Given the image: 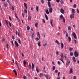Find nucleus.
<instances>
[{
    "label": "nucleus",
    "mask_w": 79,
    "mask_h": 79,
    "mask_svg": "<svg viewBox=\"0 0 79 79\" xmlns=\"http://www.w3.org/2000/svg\"><path fill=\"white\" fill-rule=\"evenodd\" d=\"M63 23H65V19H64V18L63 19Z\"/></svg>",
    "instance_id": "54"
},
{
    "label": "nucleus",
    "mask_w": 79,
    "mask_h": 79,
    "mask_svg": "<svg viewBox=\"0 0 79 79\" xmlns=\"http://www.w3.org/2000/svg\"><path fill=\"white\" fill-rule=\"evenodd\" d=\"M31 19H32V17L30 16H29V15H28V20L30 19V20H31Z\"/></svg>",
    "instance_id": "24"
},
{
    "label": "nucleus",
    "mask_w": 79,
    "mask_h": 79,
    "mask_svg": "<svg viewBox=\"0 0 79 79\" xmlns=\"http://www.w3.org/2000/svg\"><path fill=\"white\" fill-rule=\"evenodd\" d=\"M77 13H79V9H77Z\"/></svg>",
    "instance_id": "50"
},
{
    "label": "nucleus",
    "mask_w": 79,
    "mask_h": 79,
    "mask_svg": "<svg viewBox=\"0 0 79 79\" xmlns=\"http://www.w3.org/2000/svg\"><path fill=\"white\" fill-rule=\"evenodd\" d=\"M24 6L26 8V9H27V4H26V2H24Z\"/></svg>",
    "instance_id": "10"
},
{
    "label": "nucleus",
    "mask_w": 79,
    "mask_h": 79,
    "mask_svg": "<svg viewBox=\"0 0 79 79\" xmlns=\"http://www.w3.org/2000/svg\"><path fill=\"white\" fill-rule=\"evenodd\" d=\"M15 44L16 45V47H19V44H18V42H17L16 41H15Z\"/></svg>",
    "instance_id": "8"
},
{
    "label": "nucleus",
    "mask_w": 79,
    "mask_h": 79,
    "mask_svg": "<svg viewBox=\"0 0 79 79\" xmlns=\"http://www.w3.org/2000/svg\"><path fill=\"white\" fill-rule=\"evenodd\" d=\"M38 25V23H36L35 24V27H38L37 26Z\"/></svg>",
    "instance_id": "35"
},
{
    "label": "nucleus",
    "mask_w": 79,
    "mask_h": 79,
    "mask_svg": "<svg viewBox=\"0 0 79 79\" xmlns=\"http://www.w3.org/2000/svg\"><path fill=\"white\" fill-rule=\"evenodd\" d=\"M60 0H56V2L57 3H59Z\"/></svg>",
    "instance_id": "56"
},
{
    "label": "nucleus",
    "mask_w": 79,
    "mask_h": 79,
    "mask_svg": "<svg viewBox=\"0 0 79 79\" xmlns=\"http://www.w3.org/2000/svg\"><path fill=\"white\" fill-rule=\"evenodd\" d=\"M16 35H18V36H19V37H20L19 34V32H18L17 31H16Z\"/></svg>",
    "instance_id": "22"
},
{
    "label": "nucleus",
    "mask_w": 79,
    "mask_h": 79,
    "mask_svg": "<svg viewBox=\"0 0 79 79\" xmlns=\"http://www.w3.org/2000/svg\"><path fill=\"white\" fill-rule=\"evenodd\" d=\"M36 69L37 73H38V72H39V70H38V69H37V67L36 68Z\"/></svg>",
    "instance_id": "46"
},
{
    "label": "nucleus",
    "mask_w": 79,
    "mask_h": 79,
    "mask_svg": "<svg viewBox=\"0 0 79 79\" xmlns=\"http://www.w3.org/2000/svg\"><path fill=\"white\" fill-rule=\"evenodd\" d=\"M47 45V43H45L43 44V47H46Z\"/></svg>",
    "instance_id": "30"
},
{
    "label": "nucleus",
    "mask_w": 79,
    "mask_h": 79,
    "mask_svg": "<svg viewBox=\"0 0 79 79\" xmlns=\"http://www.w3.org/2000/svg\"><path fill=\"white\" fill-rule=\"evenodd\" d=\"M72 35L73 36L74 38L76 39H77V37L76 36V33L75 32H73L72 33Z\"/></svg>",
    "instance_id": "2"
},
{
    "label": "nucleus",
    "mask_w": 79,
    "mask_h": 79,
    "mask_svg": "<svg viewBox=\"0 0 79 79\" xmlns=\"http://www.w3.org/2000/svg\"><path fill=\"white\" fill-rule=\"evenodd\" d=\"M3 5L5 7H7V6H8L7 2H4Z\"/></svg>",
    "instance_id": "7"
},
{
    "label": "nucleus",
    "mask_w": 79,
    "mask_h": 79,
    "mask_svg": "<svg viewBox=\"0 0 79 79\" xmlns=\"http://www.w3.org/2000/svg\"><path fill=\"white\" fill-rule=\"evenodd\" d=\"M74 14H73L70 15V17L71 19L72 18H74Z\"/></svg>",
    "instance_id": "3"
},
{
    "label": "nucleus",
    "mask_w": 79,
    "mask_h": 79,
    "mask_svg": "<svg viewBox=\"0 0 79 79\" xmlns=\"http://www.w3.org/2000/svg\"><path fill=\"white\" fill-rule=\"evenodd\" d=\"M38 45L39 47H40V42H39L38 43Z\"/></svg>",
    "instance_id": "45"
},
{
    "label": "nucleus",
    "mask_w": 79,
    "mask_h": 79,
    "mask_svg": "<svg viewBox=\"0 0 79 79\" xmlns=\"http://www.w3.org/2000/svg\"><path fill=\"white\" fill-rule=\"evenodd\" d=\"M11 9L12 10H13V11H14L15 10V8H14V6H12Z\"/></svg>",
    "instance_id": "38"
},
{
    "label": "nucleus",
    "mask_w": 79,
    "mask_h": 79,
    "mask_svg": "<svg viewBox=\"0 0 79 79\" xmlns=\"http://www.w3.org/2000/svg\"><path fill=\"white\" fill-rule=\"evenodd\" d=\"M5 21L6 23V24H7V25H8V22H7V21H6V20H5Z\"/></svg>",
    "instance_id": "55"
},
{
    "label": "nucleus",
    "mask_w": 79,
    "mask_h": 79,
    "mask_svg": "<svg viewBox=\"0 0 79 79\" xmlns=\"http://www.w3.org/2000/svg\"><path fill=\"white\" fill-rule=\"evenodd\" d=\"M29 66L31 69H32V66L31 65V64H29Z\"/></svg>",
    "instance_id": "48"
},
{
    "label": "nucleus",
    "mask_w": 79,
    "mask_h": 79,
    "mask_svg": "<svg viewBox=\"0 0 79 79\" xmlns=\"http://www.w3.org/2000/svg\"><path fill=\"white\" fill-rule=\"evenodd\" d=\"M42 76H44V74L43 73H40V77H41Z\"/></svg>",
    "instance_id": "14"
},
{
    "label": "nucleus",
    "mask_w": 79,
    "mask_h": 79,
    "mask_svg": "<svg viewBox=\"0 0 79 79\" xmlns=\"http://www.w3.org/2000/svg\"><path fill=\"white\" fill-rule=\"evenodd\" d=\"M58 72V71L57 70H55V73H57Z\"/></svg>",
    "instance_id": "52"
},
{
    "label": "nucleus",
    "mask_w": 79,
    "mask_h": 79,
    "mask_svg": "<svg viewBox=\"0 0 79 79\" xmlns=\"http://www.w3.org/2000/svg\"><path fill=\"white\" fill-rule=\"evenodd\" d=\"M35 40H36V41H38V40H39V38L38 37H36L35 38Z\"/></svg>",
    "instance_id": "41"
},
{
    "label": "nucleus",
    "mask_w": 79,
    "mask_h": 79,
    "mask_svg": "<svg viewBox=\"0 0 79 79\" xmlns=\"http://www.w3.org/2000/svg\"><path fill=\"white\" fill-rule=\"evenodd\" d=\"M64 18L63 16V15L61 14L60 16V19H64Z\"/></svg>",
    "instance_id": "11"
},
{
    "label": "nucleus",
    "mask_w": 79,
    "mask_h": 79,
    "mask_svg": "<svg viewBox=\"0 0 79 79\" xmlns=\"http://www.w3.org/2000/svg\"><path fill=\"white\" fill-rule=\"evenodd\" d=\"M7 2H8V3H9V5H10V0H7Z\"/></svg>",
    "instance_id": "57"
},
{
    "label": "nucleus",
    "mask_w": 79,
    "mask_h": 79,
    "mask_svg": "<svg viewBox=\"0 0 79 79\" xmlns=\"http://www.w3.org/2000/svg\"><path fill=\"white\" fill-rule=\"evenodd\" d=\"M70 61H67L66 63L67 65H69V64H70Z\"/></svg>",
    "instance_id": "20"
},
{
    "label": "nucleus",
    "mask_w": 79,
    "mask_h": 79,
    "mask_svg": "<svg viewBox=\"0 0 79 79\" xmlns=\"http://www.w3.org/2000/svg\"><path fill=\"white\" fill-rule=\"evenodd\" d=\"M72 12L73 14H74V13H75V10H74V9H72Z\"/></svg>",
    "instance_id": "32"
},
{
    "label": "nucleus",
    "mask_w": 79,
    "mask_h": 79,
    "mask_svg": "<svg viewBox=\"0 0 79 79\" xmlns=\"http://www.w3.org/2000/svg\"><path fill=\"white\" fill-rule=\"evenodd\" d=\"M53 11V8L52 7H50L49 8V12L50 13H52V11Z\"/></svg>",
    "instance_id": "6"
},
{
    "label": "nucleus",
    "mask_w": 79,
    "mask_h": 79,
    "mask_svg": "<svg viewBox=\"0 0 79 79\" xmlns=\"http://www.w3.org/2000/svg\"><path fill=\"white\" fill-rule=\"evenodd\" d=\"M23 79H27V77L26 76H23Z\"/></svg>",
    "instance_id": "37"
},
{
    "label": "nucleus",
    "mask_w": 79,
    "mask_h": 79,
    "mask_svg": "<svg viewBox=\"0 0 79 79\" xmlns=\"http://www.w3.org/2000/svg\"><path fill=\"white\" fill-rule=\"evenodd\" d=\"M68 33L67 32L66 33V36L68 37Z\"/></svg>",
    "instance_id": "60"
},
{
    "label": "nucleus",
    "mask_w": 79,
    "mask_h": 79,
    "mask_svg": "<svg viewBox=\"0 0 79 79\" xmlns=\"http://www.w3.org/2000/svg\"><path fill=\"white\" fill-rule=\"evenodd\" d=\"M39 6H36V10L37 11H39Z\"/></svg>",
    "instance_id": "26"
},
{
    "label": "nucleus",
    "mask_w": 79,
    "mask_h": 79,
    "mask_svg": "<svg viewBox=\"0 0 79 79\" xmlns=\"http://www.w3.org/2000/svg\"><path fill=\"white\" fill-rule=\"evenodd\" d=\"M27 31H29L30 29V27L29 26H27Z\"/></svg>",
    "instance_id": "28"
},
{
    "label": "nucleus",
    "mask_w": 79,
    "mask_h": 79,
    "mask_svg": "<svg viewBox=\"0 0 79 79\" xmlns=\"http://www.w3.org/2000/svg\"><path fill=\"white\" fill-rule=\"evenodd\" d=\"M23 61L24 66V67H25L26 66V61H25V60H23Z\"/></svg>",
    "instance_id": "25"
},
{
    "label": "nucleus",
    "mask_w": 79,
    "mask_h": 79,
    "mask_svg": "<svg viewBox=\"0 0 79 79\" xmlns=\"http://www.w3.org/2000/svg\"><path fill=\"white\" fill-rule=\"evenodd\" d=\"M24 13H26V15H27V10H26V9H25L24 10Z\"/></svg>",
    "instance_id": "15"
},
{
    "label": "nucleus",
    "mask_w": 79,
    "mask_h": 79,
    "mask_svg": "<svg viewBox=\"0 0 79 79\" xmlns=\"http://www.w3.org/2000/svg\"><path fill=\"white\" fill-rule=\"evenodd\" d=\"M9 24L10 27H11V23H10V22L9 21Z\"/></svg>",
    "instance_id": "47"
},
{
    "label": "nucleus",
    "mask_w": 79,
    "mask_h": 79,
    "mask_svg": "<svg viewBox=\"0 0 79 79\" xmlns=\"http://www.w3.org/2000/svg\"><path fill=\"white\" fill-rule=\"evenodd\" d=\"M73 73V68H71L70 69V72L69 74H71Z\"/></svg>",
    "instance_id": "9"
},
{
    "label": "nucleus",
    "mask_w": 79,
    "mask_h": 79,
    "mask_svg": "<svg viewBox=\"0 0 79 79\" xmlns=\"http://www.w3.org/2000/svg\"><path fill=\"white\" fill-rule=\"evenodd\" d=\"M64 57L65 58L67 59V56H66V54L64 55Z\"/></svg>",
    "instance_id": "49"
},
{
    "label": "nucleus",
    "mask_w": 79,
    "mask_h": 79,
    "mask_svg": "<svg viewBox=\"0 0 79 79\" xmlns=\"http://www.w3.org/2000/svg\"><path fill=\"white\" fill-rule=\"evenodd\" d=\"M52 64L53 65H55V63H54V62H52Z\"/></svg>",
    "instance_id": "64"
},
{
    "label": "nucleus",
    "mask_w": 79,
    "mask_h": 79,
    "mask_svg": "<svg viewBox=\"0 0 79 79\" xmlns=\"http://www.w3.org/2000/svg\"><path fill=\"white\" fill-rule=\"evenodd\" d=\"M73 55H74V53H73V52H71L70 53V56H73Z\"/></svg>",
    "instance_id": "21"
},
{
    "label": "nucleus",
    "mask_w": 79,
    "mask_h": 79,
    "mask_svg": "<svg viewBox=\"0 0 79 79\" xmlns=\"http://www.w3.org/2000/svg\"><path fill=\"white\" fill-rule=\"evenodd\" d=\"M53 22L52 19L50 20V24H51V26L52 27H53V24H52V22Z\"/></svg>",
    "instance_id": "18"
},
{
    "label": "nucleus",
    "mask_w": 79,
    "mask_h": 79,
    "mask_svg": "<svg viewBox=\"0 0 79 79\" xmlns=\"http://www.w3.org/2000/svg\"><path fill=\"white\" fill-rule=\"evenodd\" d=\"M32 69L33 70V69H34V64H33V63H32Z\"/></svg>",
    "instance_id": "31"
},
{
    "label": "nucleus",
    "mask_w": 79,
    "mask_h": 79,
    "mask_svg": "<svg viewBox=\"0 0 79 79\" xmlns=\"http://www.w3.org/2000/svg\"><path fill=\"white\" fill-rule=\"evenodd\" d=\"M73 79H76V76H74Z\"/></svg>",
    "instance_id": "59"
},
{
    "label": "nucleus",
    "mask_w": 79,
    "mask_h": 79,
    "mask_svg": "<svg viewBox=\"0 0 79 79\" xmlns=\"http://www.w3.org/2000/svg\"><path fill=\"white\" fill-rule=\"evenodd\" d=\"M74 55L75 57H77L79 56V54H78V52L76 51H75L74 53Z\"/></svg>",
    "instance_id": "1"
},
{
    "label": "nucleus",
    "mask_w": 79,
    "mask_h": 79,
    "mask_svg": "<svg viewBox=\"0 0 79 79\" xmlns=\"http://www.w3.org/2000/svg\"><path fill=\"white\" fill-rule=\"evenodd\" d=\"M57 35H60V32H58L57 33Z\"/></svg>",
    "instance_id": "62"
},
{
    "label": "nucleus",
    "mask_w": 79,
    "mask_h": 79,
    "mask_svg": "<svg viewBox=\"0 0 79 79\" xmlns=\"http://www.w3.org/2000/svg\"><path fill=\"white\" fill-rule=\"evenodd\" d=\"M55 66H53V67L52 68V70H55Z\"/></svg>",
    "instance_id": "42"
},
{
    "label": "nucleus",
    "mask_w": 79,
    "mask_h": 79,
    "mask_svg": "<svg viewBox=\"0 0 79 79\" xmlns=\"http://www.w3.org/2000/svg\"><path fill=\"white\" fill-rule=\"evenodd\" d=\"M18 42L20 44H21V40H20L19 39Z\"/></svg>",
    "instance_id": "43"
},
{
    "label": "nucleus",
    "mask_w": 79,
    "mask_h": 79,
    "mask_svg": "<svg viewBox=\"0 0 79 79\" xmlns=\"http://www.w3.org/2000/svg\"><path fill=\"white\" fill-rule=\"evenodd\" d=\"M43 22L44 23H45V20L44 19H42Z\"/></svg>",
    "instance_id": "53"
},
{
    "label": "nucleus",
    "mask_w": 79,
    "mask_h": 79,
    "mask_svg": "<svg viewBox=\"0 0 79 79\" xmlns=\"http://www.w3.org/2000/svg\"><path fill=\"white\" fill-rule=\"evenodd\" d=\"M48 5L49 8H51V6L50 2H48Z\"/></svg>",
    "instance_id": "5"
},
{
    "label": "nucleus",
    "mask_w": 79,
    "mask_h": 79,
    "mask_svg": "<svg viewBox=\"0 0 79 79\" xmlns=\"http://www.w3.org/2000/svg\"><path fill=\"white\" fill-rule=\"evenodd\" d=\"M60 3L62 5H63V0H61L60 1Z\"/></svg>",
    "instance_id": "44"
},
{
    "label": "nucleus",
    "mask_w": 79,
    "mask_h": 79,
    "mask_svg": "<svg viewBox=\"0 0 79 79\" xmlns=\"http://www.w3.org/2000/svg\"><path fill=\"white\" fill-rule=\"evenodd\" d=\"M45 16L46 20H48V16H47V15L46 14H45Z\"/></svg>",
    "instance_id": "19"
},
{
    "label": "nucleus",
    "mask_w": 79,
    "mask_h": 79,
    "mask_svg": "<svg viewBox=\"0 0 79 79\" xmlns=\"http://www.w3.org/2000/svg\"><path fill=\"white\" fill-rule=\"evenodd\" d=\"M60 60L63 63H64V61H63V58H61L60 59Z\"/></svg>",
    "instance_id": "29"
},
{
    "label": "nucleus",
    "mask_w": 79,
    "mask_h": 79,
    "mask_svg": "<svg viewBox=\"0 0 79 79\" xmlns=\"http://www.w3.org/2000/svg\"><path fill=\"white\" fill-rule=\"evenodd\" d=\"M11 43L12 44L13 47L14 46V44L13 43V41H11Z\"/></svg>",
    "instance_id": "58"
},
{
    "label": "nucleus",
    "mask_w": 79,
    "mask_h": 79,
    "mask_svg": "<svg viewBox=\"0 0 79 79\" xmlns=\"http://www.w3.org/2000/svg\"><path fill=\"white\" fill-rule=\"evenodd\" d=\"M60 56H61V58H63L64 55H63V53H61L60 54Z\"/></svg>",
    "instance_id": "12"
},
{
    "label": "nucleus",
    "mask_w": 79,
    "mask_h": 79,
    "mask_svg": "<svg viewBox=\"0 0 79 79\" xmlns=\"http://www.w3.org/2000/svg\"><path fill=\"white\" fill-rule=\"evenodd\" d=\"M12 39H13V40H15V37L14 36H13L12 37Z\"/></svg>",
    "instance_id": "61"
},
{
    "label": "nucleus",
    "mask_w": 79,
    "mask_h": 79,
    "mask_svg": "<svg viewBox=\"0 0 79 79\" xmlns=\"http://www.w3.org/2000/svg\"><path fill=\"white\" fill-rule=\"evenodd\" d=\"M5 40H6L5 39V38H3V39L2 40V42H4V41H5Z\"/></svg>",
    "instance_id": "40"
},
{
    "label": "nucleus",
    "mask_w": 79,
    "mask_h": 79,
    "mask_svg": "<svg viewBox=\"0 0 79 79\" xmlns=\"http://www.w3.org/2000/svg\"><path fill=\"white\" fill-rule=\"evenodd\" d=\"M73 8H76V4H75L73 5Z\"/></svg>",
    "instance_id": "39"
},
{
    "label": "nucleus",
    "mask_w": 79,
    "mask_h": 79,
    "mask_svg": "<svg viewBox=\"0 0 79 79\" xmlns=\"http://www.w3.org/2000/svg\"><path fill=\"white\" fill-rule=\"evenodd\" d=\"M41 1L42 4H44L45 2H44V0H41Z\"/></svg>",
    "instance_id": "36"
},
{
    "label": "nucleus",
    "mask_w": 79,
    "mask_h": 79,
    "mask_svg": "<svg viewBox=\"0 0 79 79\" xmlns=\"http://www.w3.org/2000/svg\"><path fill=\"white\" fill-rule=\"evenodd\" d=\"M64 47V44L63 43L61 42V48H63Z\"/></svg>",
    "instance_id": "17"
},
{
    "label": "nucleus",
    "mask_w": 79,
    "mask_h": 79,
    "mask_svg": "<svg viewBox=\"0 0 79 79\" xmlns=\"http://www.w3.org/2000/svg\"><path fill=\"white\" fill-rule=\"evenodd\" d=\"M73 50V48H71L69 49V51L70 52H72Z\"/></svg>",
    "instance_id": "33"
},
{
    "label": "nucleus",
    "mask_w": 79,
    "mask_h": 79,
    "mask_svg": "<svg viewBox=\"0 0 79 79\" xmlns=\"http://www.w3.org/2000/svg\"><path fill=\"white\" fill-rule=\"evenodd\" d=\"M47 15H49L50 14V13H49V12L48 11V9H47L45 11Z\"/></svg>",
    "instance_id": "13"
},
{
    "label": "nucleus",
    "mask_w": 79,
    "mask_h": 79,
    "mask_svg": "<svg viewBox=\"0 0 79 79\" xmlns=\"http://www.w3.org/2000/svg\"><path fill=\"white\" fill-rule=\"evenodd\" d=\"M60 12L62 14H64V10L62 8L60 9Z\"/></svg>",
    "instance_id": "4"
},
{
    "label": "nucleus",
    "mask_w": 79,
    "mask_h": 79,
    "mask_svg": "<svg viewBox=\"0 0 79 79\" xmlns=\"http://www.w3.org/2000/svg\"><path fill=\"white\" fill-rule=\"evenodd\" d=\"M58 42V40H56V41H55V43H56L57 44Z\"/></svg>",
    "instance_id": "63"
},
{
    "label": "nucleus",
    "mask_w": 79,
    "mask_h": 79,
    "mask_svg": "<svg viewBox=\"0 0 79 79\" xmlns=\"http://www.w3.org/2000/svg\"><path fill=\"white\" fill-rule=\"evenodd\" d=\"M68 39L69 42H71V37H69Z\"/></svg>",
    "instance_id": "23"
},
{
    "label": "nucleus",
    "mask_w": 79,
    "mask_h": 79,
    "mask_svg": "<svg viewBox=\"0 0 79 79\" xmlns=\"http://www.w3.org/2000/svg\"><path fill=\"white\" fill-rule=\"evenodd\" d=\"M73 61H74V62H76V58H75V57H73Z\"/></svg>",
    "instance_id": "34"
},
{
    "label": "nucleus",
    "mask_w": 79,
    "mask_h": 79,
    "mask_svg": "<svg viewBox=\"0 0 79 79\" xmlns=\"http://www.w3.org/2000/svg\"><path fill=\"white\" fill-rule=\"evenodd\" d=\"M68 30L69 31H71V26H69L68 27Z\"/></svg>",
    "instance_id": "27"
},
{
    "label": "nucleus",
    "mask_w": 79,
    "mask_h": 79,
    "mask_svg": "<svg viewBox=\"0 0 79 79\" xmlns=\"http://www.w3.org/2000/svg\"><path fill=\"white\" fill-rule=\"evenodd\" d=\"M74 40V41L75 44H77V41L76 40Z\"/></svg>",
    "instance_id": "51"
},
{
    "label": "nucleus",
    "mask_w": 79,
    "mask_h": 79,
    "mask_svg": "<svg viewBox=\"0 0 79 79\" xmlns=\"http://www.w3.org/2000/svg\"><path fill=\"white\" fill-rule=\"evenodd\" d=\"M32 35H31V38L32 39H34V34L33 33H31Z\"/></svg>",
    "instance_id": "16"
}]
</instances>
